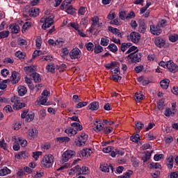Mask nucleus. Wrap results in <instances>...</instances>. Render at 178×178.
Wrapping results in <instances>:
<instances>
[{
	"label": "nucleus",
	"mask_w": 178,
	"mask_h": 178,
	"mask_svg": "<svg viewBox=\"0 0 178 178\" xmlns=\"http://www.w3.org/2000/svg\"><path fill=\"white\" fill-rule=\"evenodd\" d=\"M57 141L59 143H69V141H70V138L67 136L58 137L57 138Z\"/></svg>",
	"instance_id": "43"
},
{
	"label": "nucleus",
	"mask_w": 178,
	"mask_h": 178,
	"mask_svg": "<svg viewBox=\"0 0 178 178\" xmlns=\"http://www.w3.org/2000/svg\"><path fill=\"white\" fill-rule=\"evenodd\" d=\"M29 27H31V22H26L22 26V33H24Z\"/></svg>",
	"instance_id": "61"
},
{
	"label": "nucleus",
	"mask_w": 178,
	"mask_h": 178,
	"mask_svg": "<svg viewBox=\"0 0 178 178\" xmlns=\"http://www.w3.org/2000/svg\"><path fill=\"white\" fill-rule=\"evenodd\" d=\"M86 48L88 51H94V44H92V42H88L87 44H86Z\"/></svg>",
	"instance_id": "59"
},
{
	"label": "nucleus",
	"mask_w": 178,
	"mask_h": 178,
	"mask_svg": "<svg viewBox=\"0 0 178 178\" xmlns=\"http://www.w3.org/2000/svg\"><path fill=\"white\" fill-rule=\"evenodd\" d=\"M94 152V150L91 148L83 149L81 151V156H90L91 154Z\"/></svg>",
	"instance_id": "21"
},
{
	"label": "nucleus",
	"mask_w": 178,
	"mask_h": 178,
	"mask_svg": "<svg viewBox=\"0 0 178 178\" xmlns=\"http://www.w3.org/2000/svg\"><path fill=\"white\" fill-rule=\"evenodd\" d=\"M80 165H76L75 167L72 168L69 172V175L70 176H74V175H76V176H80Z\"/></svg>",
	"instance_id": "17"
},
{
	"label": "nucleus",
	"mask_w": 178,
	"mask_h": 178,
	"mask_svg": "<svg viewBox=\"0 0 178 178\" xmlns=\"http://www.w3.org/2000/svg\"><path fill=\"white\" fill-rule=\"evenodd\" d=\"M12 141L14 143L13 146L14 151H19L20 149V145L19 142H17V138H16V136H13Z\"/></svg>",
	"instance_id": "24"
},
{
	"label": "nucleus",
	"mask_w": 178,
	"mask_h": 178,
	"mask_svg": "<svg viewBox=\"0 0 178 178\" xmlns=\"http://www.w3.org/2000/svg\"><path fill=\"white\" fill-rule=\"evenodd\" d=\"M104 51V47H102L99 44H96L94 48L95 54H101V52Z\"/></svg>",
	"instance_id": "39"
},
{
	"label": "nucleus",
	"mask_w": 178,
	"mask_h": 178,
	"mask_svg": "<svg viewBox=\"0 0 178 178\" xmlns=\"http://www.w3.org/2000/svg\"><path fill=\"white\" fill-rule=\"evenodd\" d=\"M169 84H170V80H169L168 79H163L160 82V86L161 88H163V90H168V88L169 87Z\"/></svg>",
	"instance_id": "26"
},
{
	"label": "nucleus",
	"mask_w": 178,
	"mask_h": 178,
	"mask_svg": "<svg viewBox=\"0 0 178 178\" xmlns=\"http://www.w3.org/2000/svg\"><path fill=\"white\" fill-rule=\"evenodd\" d=\"M43 168H51L54 165V156L52 154H46L43 156L41 161Z\"/></svg>",
	"instance_id": "2"
},
{
	"label": "nucleus",
	"mask_w": 178,
	"mask_h": 178,
	"mask_svg": "<svg viewBox=\"0 0 178 178\" xmlns=\"http://www.w3.org/2000/svg\"><path fill=\"white\" fill-rule=\"evenodd\" d=\"M100 169L102 172H109V169L113 172V166L112 165H108V164H101Z\"/></svg>",
	"instance_id": "19"
},
{
	"label": "nucleus",
	"mask_w": 178,
	"mask_h": 178,
	"mask_svg": "<svg viewBox=\"0 0 178 178\" xmlns=\"http://www.w3.org/2000/svg\"><path fill=\"white\" fill-rule=\"evenodd\" d=\"M55 18V16L54 15L51 14L49 17H42L40 19L41 23H44L42 26V29L43 30H47V29H49L52 24H54V19Z\"/></svg>",
	"instance_id": "1"
},
{
	"label": "nucleus",
	"mask_w": 178,
	"mask_h": 178,
	"mask_svg": "<svg viewBox=\"0 0 178 178\" xmlns=\"http://www.w3.org/2000/svg\"><path fill=\"white\" fill-rule=\"evenodd\" d=\"M46 70L50 73H55V64H49L46 67Z\"/></svg>",
	"instance_id": "41"
},
{
	"label": "nucleus",
	"mask_w": 178,
	"mask_h": 178,
	"mask_svg": "<svg viewBox=\"0 0 178 178\" xmlns=\"http://www.w3.org/2000/svg\"><path fill=\"white\" fill-rule=\"evenodd\" d=\"M132 44L130 42L128 43H122L121 44V51L122 52H125V51H127V49H129L130 48V47H131Z\"/></svg>",
	"instance_id": "34"
},
{
	"label": "nucleus",
	"mask_w": 178,
	"mask_h": 178,
	"mask_svg": "<svg viewBox=\"0 0 178 178\" xmlns=\"http://www.w3.org/2000/svg\"><path fill=\"white\" fill-rule=\"evenodd\" d=\"M9 31H3L0 32V40H2V38H8L9 37Z\"/></svg>",
	"instance_id": "45"
},
{
	"label": "nucleus",
	"mask_w": 178,
	"mask_h": 178,
	"mask_svg": "<svg viewBox=\"0 0 178 178\" xmlns=\"http://www.w3.org/2000/svg\"><path fill=\"white\" fill-rule=\"evenodd\" d=\"M150 168H152L153 169H161L162 166L159 163H150Z\"/></svg>",
	"instance_id": "60"
},
{
	"label": "nucleus",
	"mask_w": 178,
	"mask_h": 178,
	"mask_svg": "<svg viewBox=\"0 0 178 178\" xmlns=\"http://www.w3.org/2000/svg\"><path fill=\"white\" fill-rule=\"evenodd\" d=\"M87 12L86 7L81 6L79 8L78 11V15H81V16L86 15V13Z\"/></svg>",
	"instance_id": "53"
},
{
	"label": "nucleus",
	"mask_w": 178,
	"mask_h": 178,
	"mask_svg": "<svg viewBox=\"0 0 178 178\" xmlns=\"http://www.w3.org/2000/svg\"><path fill=\"white\" fill-rule=\"evenodd\" d=\"M10 101L11 104H13V108L15 111H19V109H22L26 106V104L22 103L20 98L16 96L11 97Z\"/></svg>",
	"instance_id": "3"
},
{
	"label": "nucleus",
	"mask_w": 178,
	"mask_h": 178,
	"mask_svg": "<svg viewBox=\"0 0 178 178\" xmlns=\"http://www.w3.org/2000/svg\"><path fill=\"white\" fill-rule=\"evenodd\" d=\"M70 58L71 59H80L81 58V51L79 48H74L70 52Z\"/></svg>",
	"instance_id": "8"
},
{
	"label": "nucleus",
	"mask_w": 178,
	"mask_h": 178,
	"mask_svg": "<svg viewBox=\"0 0 178 178\" xmlns=\"http://www.w3.org/2000/svg\"><path fill=\"white\" fill-rule=\"evenodd\" d=\"M12 83L13 84H17L20 80V74L16 71L13 72L12 73Z\"/></svg>",
	"instance_id": "14"
},
{
	"label": "nucleus",
	"mask_w": 178,
	"mask_h": 178,
	"mask_svg": "<svg viewBox=\"0 0 178 178\" xmlns=\"http://www.w3.org/2000/svg\"><path fill=\"white\" fill-rule=\"evenodd\" d=\"M17 140L21 147H24L27 145V140H23L22 138H17Z\"/></svg>",
	"instance_id": "46"
},
{
	"label": "nucleus",
	"mask_w": 178,
	"mask_h": 178,
	"mask_svg": "<svg viewBox=\"0 0 178 178\" xmlns=\"http://www.w3.org/2000/svg\"><path fill=\"white\" fill-rule=\"evenodd\" d=\"M87 140H88V135L86 133H81L76 139L75 144L77 147H83V145H86Z\"/></svg>",
	"instance_id": "4"
},
{
	"label": "nucleus",
	"mask_w": 178,
	"mask_h": 178,
	"mask_svg": "<svg viewBox=\"0 0 178 178\" xmlns=\"http://www.w3.org/2000/svg\"><path fill=\"white\" fill-rule=\"evenodd\" d=\"M37 67L34 65L24 67V70L29 76H32L33 73H35Z\"/></svg>",
	"instance_id": "13"
},
{
	"label": "nucleus",
	"mask_w": 178,
	"mask_h": 178,
	"mask_svg": "<svg viewBox=\"0 0 178 178\" xmlns=\"http://www.w3.org/2000/svg\"><path fill=\"white\" fill-rule=\"evenodd\" d=\"M135 126L138 131L144 129V124L141 122L135 123Z\"/></svg>",
	"instance_id": "57"
},
{
	"label": "nucleus",
	"mask_w": 178,
	"mask_h": 178,
	"mask_svg": "<svg viewBox=\"0 0 178 178\" xmlns=\"http://www.w3.org/2000/svg\"><path fill=\"white\" fill-rule=\"evenodd\" d=\"M36 48L38 49H41V45H42V39L41 38V36H38L36 40Z\"/></svg>",
	"instance_id": "38"
},
{
	"label": "nucleus",
	"mask_w": 178,
	"mask_h": 178,
	"mask_svg": "<svg viewBox=\"0 0 178 178\" xmlns=\"http://www.w3.org/2000/svg\"><path fill=\"white\" fill-rule=\"evenodd\" d=\"M68 27H72V29H74L77 31L79 29H80V26H79V24L76 22H71L68 24Z\"/></svg>",
	"instance_id": "54"
},
{
	"label": "nucleus",
	"mask_w": 178,
	"mask_h": 178,
	"mask_svg": "<svg viewBox=\"0 0 178 178\" xmlns=\"http://www.w3.org/2000/svg\"><path fill=\"white\" fill-rule=\"evenodd\" d=\"M166 42L165 40L161 37H157L154 40V44L159 48H163Z\"/></svg>",
	"instance_id": "12"
},
{
	"label": "nucleus",
	"mask_w": 178,
	"mask_h": 178,
	"mask_svg": "<svg viewBox=\"0 0 178 178\" xmlns=\"http://www.w3.org/2000/svg\"><path fill=\"white\" fill-rule=\"evenodd\" d=\"M29 156H30V154L27 151H22L15 154V158L17 159H26V158H29Z\"/></svg>",
	"instance_id": "15"
},
{
	"label": "nucleus",
	"mask_w": 178,
	"mask_h": 178,
	"mask_svg": "<svg viewBox=\"0 0 178 178\" xmlns=\"http://www.w3.org/2000/svg\"><path fill=\"white\" fill-rule=\"evenodd\" d=\"M93 129L96 133H99L104 130V123L101 120H97L94 123Z\"/></svg>",
	"instance_id": "10"
},
{
	"label": "nucleus",
	"mask_w": 178,
	"mask_h": 178,
	"mask_svg": "<svg viewBox=\"0 0 178 178\" xmlns=\"http://www.w3.org/2000/svg\"><path fill=\"white\" fill-rule=\"evenodd\" d=\"M134 98L136 102H140V101H143L145 97L143 95V92H137L134 96Z\"/></svg>",
	"instance_id": "27"
},
{
	"label": "nucleus",
	"mask_w": 178,
	"mask_h": 178,
	"mask_svg": "<svg viewBox=\"0 0 178 178\" xmlns=\"http://www.w3.org/2000/svg\"><path fill=\"white\" fill-rule=\"evenodd\" d=\"M157 108L159 111H163V108H165V104L163 100L161 99L157 103Z\"/></svg>",
	"instance_id": "49"
},
{
	"label": "nucleus",
	"mask_w": 178,
	"mask_h": 178,
	"mask_svg": "<svg viewBox=\"0 0 178 178\" xmlns=\"http://www.w3.org/2000/svg\"><path fill=\"white\" fill-rule=\"evenodd\" d=\"M111 73H114V74H120V69L119 68V64H117L114 66V68H113L111 70Z\"/></svg>",
	"instance_id": "42"
},
{
	"label": "nucleus",
	"mask_w": 178,
	"mask_h": 178,
	"mask_svg": "<svg viewBox=\"0 0 178 178\" xmlns=\"http://www.w3.org/2000/svg\"><path fill=\"white\" fill-rule=\"evenodd\" d=\"M34 119V113H29L26 115V121L28 122H31Z\"/></svg>",
	"instance_id": "64"
},
{
	"label": "nucleus",
	"mask_w": 178,
	"mask_h": 178,
	"mask_svg": "<svg viewBox=\"0 0 178 178\" xmlns=\"http://www.w3.org/2000/svg\"><path fill=\"white\" fill-rule=\"evenodd\" d=\"M100 44L103 47H107L108 44H109V39L107 37L102 38Z\"/></svg>",
	"instance_id": "44"
},
{
	"label": "nucleus",
	"mask_w": 178,
	"mask_h": 178,
	"mask_svg": "<svg viewBox=\"0 0 178 178\" xmlns=\"http://www.w3.org/2000/svg\"><path fill=\"white\" fill-rule=\"evenodd\" d=\"M48 43L49 44V45H53V47H56V45H57L58 47H63L64 42L58 40L55 41L52 39H49Z\"/></svg>",
	"instance_id": "18"
},
{
	"label": "nucleus",
	"mask_w": 178,
	"mask_h": 178,
	"mask_svg": "<svg viewBox=\"0 0 178 178\" xmlns=\"http://www.w3.org/2000/svg\"><path fill=\"white\" fill-rule=\"evenodd\" d=\"M146 30H147V25L144 22H140L138 27L139 33H142L143 34H144Z\"/></svg>",
	"instance_id": "32"
},
{
	"label": "nucleus",
	"mask_w": 178,
	"mask_h": 178,
	"mask_svg": "<svg viewBox=\"0 0 178 178\" xmlns=\"http://www.w3.org/2000/svg\"><path fill=\"white\" fill-rule=\"evenodd\" d=\"M129 41H131L134 44H138L141 40V35L138 32H131L127 37Z\"/></svg>",
	"instance_id": "5"
},
{
	"label": "nucleus",
	"mask_w": 178,
	"mask_h": 178,
	"mask_svg": "<svg viewBox=\"0 0 178 178\" xmlns=\"http://www.w3.org/2000/svg\"><path fill=\"white\" fill-rule=\"evenodd\" d=\"M150 31L154 35H159L162 33V29H161L159 25H151Z\"/></svg>",
	"instance_id": "11"
},
{
	"label": "nucleus",
	"mask_w": 178,
	"mask_h": 178,
	"mask_svg": "<svg viewBox=\"0 0 178 178\" xmlns=\"http://www.w3.org/2000/svg\"><path fill=\"white\" fill-rule=\"evenodd\" d=\"M110 79L113 80V81H115V83H118V81H120V80H122V76H120L118 74H114L113 75L110 76Z\"/></svg>",
	"instance_id": "36"
},
{
	"label": "nucleus",
	"mask_w": 178,
	"mask_h": 178,
	"mask_svg": "<svg viewBox=\"0 0 178 178\" xmlns=\"http://www.w3.org/2000/svg\"><path fill=\"white\" fill-rule=\"evenodd\" d=\"M79 173L80 175H88L90 173L88 167H79Z\"/></svg>",
	"instance_id": "37"
},
{
	"label": "nucleus",
	"mask_w": 178,
	"mask_h": 178,
	"mask_svg": "<svg viewBox=\"0 0 178 178\" xmlns=\"http://www.w3.org/2000/svg\"><path fill=\"white\" fill-rule=\"evenodd\" d=\"M115 17H116V13H115V10H111L108 16H107V19H108L109 20H113V19H115Z\"/></svg>",
	"instance_id": "55"
},
{
	"label": "nucleus",
	"mask_w": 178,
	"mask_h": 178,
	"mask_svg": "<svg viewBox=\"0 0 178 178\" xmlns=\"http://www.w3.org/2000/svg\"><path fill=\"white\" fill-rule=\"evenodd\" d=\"M92 22V29L97 26H99V17L98 16H94L91 18Z\"/></svg>",
	"instance_id": "29"
},
{
	"label": "nucleus",
	"mask_w": 178,
	"mask_h": 178,
	"mask_svg": "<svg viewBox=\"0 0 178 178\" xmlns=\"http://www.w3.org/2000/svg\"><path fill=\"white\" fill-rule=\"evenodd\" d=\"M31 77H32L35 83H40L41 81V76L37 72L33 73Z\"/></svg>",
	"instance_id": "33"
},
{
	"label": "nucleus",
	"mask_w": 178,
	"mask_h": 178,
	"mask_svg": "<svg viewBox=\"0 0 178 178\" xmlns=\"http://www.w3.org/2000/svg\"><path fill=\"white\" fill-rule=\"evenodd\" d=\"M142 56L140 53L133 52L128 56V58H129L131 63H138V62H141Z\"/></svg>",
	"instance_id": "6"
},
{
	"label": "nucleus",
	"mask_w": 178,
	"mask_h": 178,
	"mask_svg": "<svg viewBox=\"0 0 178 178\" xmlns=\"http://www.w3.org/2000/svg\"><path fill=\"white\" fill-rule=\"evenodd\" d=\"M103 131L105 134H111L113 131V128L111 127H106L103 128Z\"/></svg>",
	"instance_id": "52"
},
{
	"label": "nucleus",
	"mask_w": 178,
	"mask_h": 178,
	"mask_svg": "<svg viewBox=\"0 0 178 178\" xmlns=\"http://www.w3.org/2000/svg\"><path fill=\"white\" fill-rule=\"evenodd\" d=\"M167 69L171 72V73H176L178 72V66L173 61L169 60L167 62Z\"/></svg>",
	"instance_id": "9"
},
{
	"label": "nucleus",
	"mask_w": 178,
	"mask_h": 178,
	"mask_svg": "<svg viewBox=\"0 0 178 178\" xmlns=\"http://www.w3.org/2000/svg\"><path fill=\"white\" fill-rule=\"evenodd\" d=\"M11 171L8 167H3V168L0 169V176H6L7 175H10Z\"/></svg>",
	"instance_id": "31"
},
{
	"label": "nucleus",
	"mask_w": 178,
	"mask_h": 178,
	"mask_svg": "<svg viewBox=\"0 0 178 178\" xmlns=\"http://www.w3.org/2000/svg\"><path fill=\"white\" fill-rule=\"evenodd\" d=\"M72 127H74L77 131H81L83 130V126L78 122H73L71 124Z\"/></svg>",
	"instance_id": "40"
},
{
	"label": "nucleus",
	"mask_w": 178,
	"mask_h": 178,
	"mask_svg": "<svg viewBox=\"0 0 178 178\" xmlns=\"http://www.w3.org/2000/svg\"><path fill=\"white\" fill-rule=\"evenodd\" d=\"M119 17L121 20H126L127 14L126 11H121L119 13Z\"/></svg>",
	"instance_id": "63"
},
{
	"label": "nucleus",
	"mask_w": 178,
	"mask_h": 178,
	"mask_svg": "<svg viewBox=\"0 0 178 178\" xmlns=\"http://www.w3.org/2000/svg\"><path fill=\"white\" fill-rule=\"evenodd\" d=\"M136 17V13L134 11H131L126 17V20H130V19H134Z\"/></svg>",
	"instance_id": "62"
},
{
	"label": "nucleus",
	"mask_w": 178,
	"mask_h": 178,
	"mask_svg": "<svg viewBox=\"0 0 178 178\" xmlns=\"http://www.w3.org/2000/svg\"><path fill=\"white\" fill-rule=\"evenodd\" d=\"M65 133H66L69 137H73V136H76V134H77V130H75L72 127H69L65 130Z\"/></svg>",
	"instance_id": "23"
},
{
	"label": "nucleus",
	"mask_w": 178,
	"mask_h": 178,
	"mask_svg": "<svg viewBox=\"0 0 178 178\" xmlns=\"http://www.w3.org/2000/svg\"><path fill=\"white\" fill-rule=\"evenodd\" d=\"M9 29L13 34H18L20 32V27L16 24H11Z\"/></svg>",
	"instance_id": "22"
},
{
	"label": "nucleus",
	"mask_w": 178,
	"mask_h": 178,
	"mask_svg": "<svg viewBox=\"0 0 178 178\" xmlns=\"http://www.w3.org/2000/svg\"><path fill=\"white\" fill-rule=\"evenodd\" d=\"M131 140L134 143H137L138 141H140V135L136 134L131 136Z\"/></svg>",
	"instance_id": "58"
},
{
	"label": "nucleus",
	"mask_w": 178,
	"mask_h": 178,
	"mask_svg": "<svg viewBox=\"0 0 178 178\" xmlns=\"http://www.w3.org/2000/svg\"><path fill=\"white\" fill-rule=\"evenodd\" d=\"M37 136H38V131L37 129H32L28 131V137L30 140H33V138H36Z\"/></svg>",
	"instance_id": "16"
},
{
	"label": "nucleus",
	"mask_w": 178,
	"mask_h": 178,
	"mask_svg": "<svg viewBox=\"0 0 178 178\" xmlns=\"http://www.w3.org/2000/svg\"><path fill=\"white\" fill-rule=\"evenodd\" d=\"M29 16L33 17H37V16L40 15V8L33 7L29 10Z\"/></svg>",
	"instance_id": "20"
},
{
	"label": "nucleus",
	"mask_w": 178,
	"mask_h": 178,
	"mask_svg": "<svg viewBox=\"0 0 178 178\" xmlns=\"http://www.w3.org/2000/svg\"><path fill=\"white\" fill-rule=\"evenodd\" d=\"M107 49H109L111 52L115 54V52H118V46L113 43H111L108 46Z\"/></svg>",
	"instance_id": "35"
},
{
	"label": "nucleus",
	"mask_w": 178,
	"mask_h": 178,
	"mask_svg": "<svg viewBox=\"0 0 178 178\" xmlns=\"http://www.w3.org/2000/svg\"><path fill=\"white\" fill-rule=\"evenodd\" d=\"M165 163L168 169H172L173 168V156H170L168 158H167Z\"/></svg>",
	"instance_id": "30"
},
{
	"label": "nucleus",
	"mask_w": 178,
	"mask_h": 178,
	"mask_svg": "<svg viewBox=\"0 0 178 178\" xmlns=\"http://www.w3.org/2000/svg\"><path fill=\"white\" fill-rule=\"evenodd\" d=\"M18 94L20 97H23V95H26V94H27V88L23 86H19Z\"/></svg>",
	"instance_id": "28"
},
{
	"label": "nucleus",
	"mask_w": 178,
	"mask_h": 178,
	"mask_svg": "<svg viewBox=\"0 0 178 178\" xmlns=\"http://www.w3.org/2000/svg\"><path fill=\"white\" fill-rule=\"evenodd\" d=\"M42 155V152H33V158H34L35 161H38V158Z\"/></svg>",
	"instance_id": "56"
},
{
	"label": "nucleus",
	"mask_w": 178,
	"mask_h": 178,
	"mask_svg": "<svg viewBox=\"0 0 178 178\" xmlns=\"http://www.w3.org/2000/svg\"><path fill=\"white\" fill-rule=\"evenodd\" d=\"M48 101V97L42 96L40 99H39V104H40V105H48L47 104V102Z\"/></svg>",
	"instance_id": "50"
},
{
	"label": "nucleus",
	"mask_w": 178,
	"mask_h": 178,
	"mask_svg": "<svg viewBox=\"0 0 178 178\" xmlns=\"http://www.w3.org/2000/svg\"><path fill=\"white\" fill-rule=\"evenodd\" d=\"M145 137L147 140H149V141H152V140L156 139V136H154V134L151 133L146 134Z\"/></svg>",
	"instance_id": "48"
},
{
	"label": "nucleus",
	"mask_w": 178,
	"mask_h": 178,
	"mask_svg": "<svg viewBox=\"0 0 178 178\" xmlns=\"http://www.w3.org/2000/svg\"><path fill=\"white\" fill-rule=\"evenodd\" d=\"M76 152L72 150H67L64 152L62 154V162H63V163H65V162H67L69 159H72V158L74 156Z\"/></svg>",
	"instance_id": "7"
},
{
	"label": "nucleus",
	"mask_w": 178,
	"mask_h": 178,
	"mask_svg": "<svg viewBox=\"0 0 178 178\" xmlns=\"http://www.w3.org/2000/svg\"><path fill=\"white\" fill-rule=\"evenodd\" d=\"M88 108L90 111H98L99 109V102H93L90 104L88 106Z\"/></svg>",
	"instance_id": "25"
},
{
	"label": "nucleus",
	"mask_w": 178,
	"mask_h": 178,
	"mask_svg": "<svg viewBox=\"0 0 178 178\" xmlns=\"http://www.w3.org/2000/svg\"><path fill=\"white\" fill-rule=\"evenodd\" d=\"M117 64H118L117 62H111L110 63L105 64L104 67H106V69H111V70H113V69L115 67V65Z\"/></svg>",
	"instance_id": "47"
},
{
	"label": "nucleus",
	"mask_w": 178,
	"mask_h": 178,
	"mask_svg": "<svg viewBox=\"0 0 178 178\" xmlns=\"http://www.w3.org/2000/svg\"><path fill=\"white\" fill-rule=\"evenodd\" d=\"M169 40L171 42H176L178 40V35L172 34L169 35Z\"/></svg>",
	"instance_id": "51"
}]
</instances>
